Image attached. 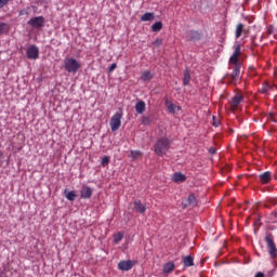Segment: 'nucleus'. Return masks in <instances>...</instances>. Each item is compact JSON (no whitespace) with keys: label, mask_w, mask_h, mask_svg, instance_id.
Here are the masks:
<instances>
[{"label":"nucleus","mask_w":277,"mask_h":277,"mask_svg":"<svg viewBox=\"0 0 277 277\" xmlns=\"http://www.w3.org/2000/svg\"><path fill=\"white\" fill-rule=\"evenodd\" d=\"M161 29H163V23H161V22H156V23L151 26V30H153V31H161Z\"/></svg>","instance_id":"27"},{"label":"nucleus","mask_w":277,"mask_h":277,"mask_svg":"<svg viewBox=\"0 0 277 277\" xmlns=\"http://www.w3.org/2000/svg\"><path fill=\"white\" fill-rule=\"evenodd\" d=\"M253 226H258V228H261V217H258L254 223Z\"/></svg>","instance_id":"36"},{"label":"nucleus","mask_w":277,"mask_h":277,"mask_svg":"<svg viewBox=\"0 0 277 277\" xmlns=\"http://www.w3.org/2000/svg\"><path fill=\"white\" fill-rule=\"evenodd\" d=\"M189 81H192V75L189 74V69L184 70L183 85H189Z\"/></svg>","instance_id":"22"},{"label":"nucleus","mask_w":277,"mask_h":277,"mask_svg":"<svg viewBox=\"0 0 277 277\" xmlns=\"http://www.w3.org/2000/svg\"><path fill=\"white\" fill-rule=\"evenodd\" d=\"M124 238V234L122 233H117L115 236H114V243L118 245V242Z\"/></svg>","instance_id":"28"},{"label":"nucleus","mask_w":277,"mask_h":277,"mask_svg":"<svg viewBox=\"0 0 277 277\" xmlns=\"http://www.w3.org/2000/svg\"><path fill=\"white\" fill-rule=\"evenodd\" d=\"M135 266V261L132 260H122L118 263V269L121 272H130Z\"/></svg>","instance_id":"8"},{"label":"nucleus","mask_w":277,"mask_h":277,"mask_svg":"<svg viewBox=\"0 0 277 277\" xmlns=\"http://www.w3.org/2000/svg\"><path fill=\"white\" fill-rule=\"evenodd\" d=\"M184 267H194V256L187 255L183 256Z\"/></svg>","instance_id":"18"},{"label":"nucleus","mask_w":277,"mask_h":277,"mask_svg":"<svg viewBox=\"0 0 277 277\" xmlns=\"http://www.w3.org/2000/svg\"><path fill=\"white\" fill-rule=\"evenodd\" d=\"M174 262H168L163 265V274H172L174 272Z\"/></svg>","instance_id":"19"},{"label":"nucleus","mask_w":277,"mask_h":277,"mask_svg":"<svg viewBox=\"0 0 277 277\" xmlns=\"http://www.w3.org/2000/svg\"><path fill=\"white\" fill-rule=\"evenodd\" d=\"M196 205H198L196 196H194V194H190L187 198V205H185V207H196Z\"/></svg>","instance_id":"21"},{"label":"nucleus","mask_w":277,"mask_h":277,"mask_svg":"<svg viewBox=\"0 0 277 277\" xmlns=\"http://www.w3.org/2000/svg\"><path fill=\"white\" fill-rule=\"evenodd\" d=\"M115 68H118V65L116 63H113L108 68V72H111Z\"/></svg>","instance_id":"37"},{"label":"nucleus","mask_w":277,"mask_h":277,"mask_svg":"<svg viewBox=\"0 0 277 277\" xmlns=\"http://www.w3.org/2000/svg\"><path fill=\"white\" fill-rule=\"evenodd\" d=\"M26 55L28 60H38V57H40V51L38 50V47L31 45L27 49Z\"/></svg>","instance_id":"10"},{"label":"nucleus","mask_w":277,"mask_h":277,"mask_svg":"<svg viewBox=\"0 0 277 277\" xmlns=\"http://www.w3.org/2000/svg\"><path fill=\"white\" fill-rule=\"evenodd\" d=\"M44 23H47L44 16L31 17L28 21V25L29 27H32V29H42V27H44Z\"/></svg>","instance_id":"6"},{"label":"nucleus","mask_w":277,"mask_h":277,"mask_svg":"<svg viewBox=\"0 0 277 277\" xmlns=\"http://www.w3.org/2000/svg\"><path fill=\"white\" fill-rule=\"evenodd\" d=\"M245 34V36H248V30H246L245 25L242 23L237 24L236 31H235V38L238 40V38Z\"/></svg>","instance_id":"13"},{"label":"nucleus","mask_w":277,"mask_h":277,"mask_svg":"<svg viewBox=\"0 0 277 277\" xmlns=\"http://www.w3.org/2000/svg\"><path fill=\"white\" fill-rule=\"evenodd\" d=\"M154 150L158 157H163L170 150V140L168 137L159 138L155 144Z\"/></svg>","instance_id":"1"},{"label":"nucleus","mask_w":277,"mask_h":277,"mask_svg":"<svg viewBox=\"0 0 277 277\" xmlns=\"http://www.w3.org/2000/svg\"><path fill=\"white\" fill-rule=\"evenodd\" d=\"M274 90H277L276 84H269V82H265L262 85L261 93L262 94H272V92H274Z\"/></svg>","instance_id":"12"},{"label":"nucleus","mask_w":277,"mask_h":277,"mask_svg":"<svg viewBox=\"0 0 277 277\" xmlns=\"http://www.w3.org/2000/svg\"><path fill=\"white\" fill-rule=\"evenodd\" d=\"M220 124V120H216L215 117H213V127H217Z\"/></svg>","instance_id":"39"},{"label":"nucleus","mask_w":277,"mask_h":277,"mask_svg":"<svg viewBox=\"0 0 277 277\" xmlns=\"http://www.w3.org/2000/svg\"><path fill=\"white\" fill-rule=\"evenodd\" d=\"M24 14H27V11L25 10L19 11V16H24Z\"/></svg>","instance_id":"41"},{"label":"nucleus","mask_w":277,"mask_h":277,"mask_svg":"<svg viewBox=\"0 0 277 277\" xmlns=\"http://www.w3.org/2000/svg\"><path fill=\"white\" fill-rule=\"evenodd\" d=\"M243 103V95L236 93L233 97L232 101L229 102L230 109L233 111H236V109L239 108V106Z\"/></svg>","instance_id":"7"},{"label":"nucleus","mask_w":277,"mask_h":277,"mask_svg":"<svg viewBox=\"0 0 277 277\" xmlns=\"http://www.w3.org/2000/svg\"><path fill=\"white\" fill-rule=\"evenodd\" d=\"M274 34V26L269 25L266 29V36H272Z\"/></svg>","instance_id":"33"},{"label":"nucleus","mask_w":277,"mask_h":277,"mask_svg":"<svg viewBox=\"0 0 277 277\" xmlns=\"http://www.w3.org/2000/svg\"><path fill=\"white\" fill-rule=\"evenodd\" d=\"M134 209L137 213H146V205L142 203V200L134 201Z\"/></svg>","instance_id":"15"},{"label":"nucleus","mask_w":277,"mask_h":277,"mask_svg":"<svg viewBox=\"0 0 277 277\" xmlns=\"http://www.w3.org/2000/svg\"><path fill=\"white\" fill-rule=\"evenodd\" d=\"M154 47H161V44H163V39H155V41L153 42Z\"/></svg>","instance_id":"30"},{"label":"nucleus","mask_w":277,"mask_h":277,"mask_svg":"<svg viewBox=\"0 0 277 277\" xmlns=\"http://www.w3.org/2000/svg\"><path fill=\"white\" fill-rule=\"evenodd\" d=\"M166 107L170 114L176 113V105H174L172 102L166 101Z\"/></svg>","instance_id":"24"},{"label":"nucleus","mask_w":277,"mask_h":277,"mask_svg":"<svg viewBox=\"0 0 277 277\" xmlns=\"http://www.w3.org/2000/svg\"><path fill=\"white\" fill-rule=\"evenodd\" d=\"M150 117H142V124H150Z\"/></svg>","instance_id":"32"},{"label":"nucleus","mask_w":277,"mask_h":277,"mask_svg":"<svg viewBox=\"0 0 277 277\" xmlns=\"http://www.w3.org/2000/svg\"><path fill=\"white\" fill-rule=\"evenodd\" d=\"M92 188L88 185H83L81 187V190H80V197L83 199V200H90V198H92Z\"/></svg>","instance_id":"11"},{"label":"nucleus","mask_w":277,"mask_h":277,"mask_svg":"<svg viewBox=\"0 0 277 277\" xmlns=\"http://www.w3.org/2000/svg\"><path fill=\"white\" fill-rule=\"evenodd\" d=\"M10 3V0H0V10L5 8Z\"/></svg>","instance_id":"34"},{"label":"nucleus","mask_w":277,"mask_h":277,"mask_svg":"<svg viewBox=\"0 0 277 277\" xmlns=\"http://www.w3.org/2000/svg\"><path fill=\"white\" fill-rule=\"evenodd\" d=\"M65 197L67 198V200L72 202L75 200V198H77V194H75L74 190H71V192L65 190Z\"/></svg>","instance_id":"25"},{"label":"nucleus","mask_w":277,"mask_h":277,"mask_svg":"<svg viewBox=\"0 0 277 277\" xmlns=\"http://www.w3.org/2000/svg\"><path fill=\"white\" fill-rule=\"evenodd\" d=\"M141 21L146 23L148 21H155V13L147 12L141 16Z\"/></svg>","instance_id":"20"},{"label":"nucleus","mask_w":277,"mask_h":277,"mask_svg":"<svg viewBox=\"0 0 277 277\" xmlns=\"http://www.w3.org/2000/svg\"><path fill=\"white\" fill-rule=\"evenodd\" d=\"M259 177H260L262 185H267V183H269V181H272V172L265 171L264 173L260 174Z\"/></svg>","instance_id":"14"},{"label":"nucleus","mask_w":277,"mask_h":277,"mask_svg":"<svg viewBox=\"0 0 277 277\" xmlns=\"http://www.w3.org/2000/svg\"><path fill=\"white\" fill-rule=\"evenodd\" d=\"M192 36H197V38H200V35H198V32L196 31H190Z\"/></svg>","instance_id":"42"},{"label":"nucleus","mask_w":277,"mask_h":277,"mask_svg":"<svg viewBox=\"0 0 277 277\" xmlns=\"http://www.w3.org/2000/svg\"><path fill=\"white\" fill-rule=\"evenodd\" d=\"M232 72L225 76V79L229 81V83H234L237 85L241 81V64H232Z\"/></svg>","instance_id":"2"},{"label":"nucleus","mask_w":277,"mask_h":277,"mask_svg":"<svg viewBox=\"0 0 277 277\" xmlns=\"http://www.w3.org/2000/svg\"><path fill=\"white\" fill-rule=\"evenodd\" d=\"M8 31H10V26L5 23H0V36L8 34Z\"/></svg>","instance_id":"26"},{"label":"nucleus","mask_w":277,"mask_h":277,"mask_svg":"<svg viewBox=\"0 0 277 277\" xmlns=\"http://www.w3.org/2000/svg\"><path fill=\"white\" fill-rule=\"evenodd\" d=\"M172 179H173L174 183H185V181H187V176H185V174H183L181 172L174 173Z\"/></svg>","instance_id":"16"},{"label":"nucleus","mask_w":277,"mask_h":277,"mask_svg":"<svg viewBox=\"0 0 277 277\" xmlns=\"http://www.w3.org/2000/svg\"><path fill=\"white\" fill-rule=\"evenodd\" d=\"M177 109H179V110H181V107H180V106H177Z\"/></svg>","instance_id":"43"},{"label":"nucleus","mask_w":277,"mask_h":277,"mask_svg":"<svg viewBox=\"0 0 277 277\" xmlns=\"http://www.w3.org/2000/svg\"><path fill=\"white\" fill-rule=\"evenodd\" d=\"M135 111L136 114H143L146 111V102L144 101H138L136 104H135Z\"/></svg>","instance_id":"17"},{"label":"nucleus","mask_w":277,"mask_h":277,"mask_svg":"<svg viewBox=\"0 0 277 277\" xmlns=\"http://www.w3.org/2000/svg\"><path fill=\"white\" fill-rule=\"evenodd\" d=\"M153 72H150V70H145L142 72L141 75V79L142 81H150V79H153Z\"/></svg>","instance_id":"23"},{"label":"nucleus","mask_w":277,"mask_h":277,"mask_svg":"<svg viewBox=\"0 0 277 277\" xmlns=\"http://www.w3.org/2000/svg\"><path fill=\"white\" fill-rule=\"evenodd\" d=\"M110 129L111 131H118L120 127H122V109H119L111 118H110Z\"/></svg>","instance_id":"5"},{"label":"nucleus","mask_w":277,"mask_h":277,"mask_svg":"<svg viewBox=\"0 0 277 277\" xmlns=\"http://www.w3.org/2000/svg\"><path fill=\"white\" fill-rule=\"evenodd\" d=\"M141 156H142V151H140V150H132L131 151L132 159H140Z\"/></svg>","instance_id":"29"},{"label":"nucleus","mask_w":277,"mask_h":277,"mask_svg":"<svg viewBox=\"0 0 277 277\" xmlns=\"http://www.w3.org/2000/svg\"><path fill=\"white\" fill-rule=\"evenodd\" d=\"M109 163V156H105L103 159H102V166H107Z\"/></svg>","instance_id":"35"},{"label":"nucleus","mask_w":277,"mask_h":277,"mask_svg":"<svg viewBox=\"0 0 277 277\" xmlns=\"http://www.w3.org/2000/svg\"><path fill=\"white\" fill-rule=\"evenodd\" d=\"M239 57H241V45L237 44L234 49L233 55L229 57V64H241Z\"/></svg>","instance_id":"9"},{"label":"nucleus","mask_w":277,"mask_h":277,"mask_svg":"<svg viewBox=\"0 0 277 277\" xmlns=\"http://www.w3.org/2000/svg\"><path fill=\"white\" fill-rule=\"evenodd\" d=\"M267 119L271 120V122H277V117H276V114L274 113H271Z\"/></svg>","instance_id":"31"},{"label":"nucleus","mask_w":277,"mask_h":277,"mask_svg":"<svg viewBox=\"0 0 277 277\" xmlns=\"http://www.w3.org/2000/svg\"><path fill=\"white\" fill-rule=\"evenodd\" d=\"M209 153L210 155H215L217 153V149H215L214 147H210Z\"/></svg>","instance_id":"38"},{"label":"nucleus","mask_w":277,"mask_h":277,"mask_svg":"<svg viewBox=\"0 0 277 277\" xmlns=\"http://www.w3.org/2000/svg\"><path fill=\"white\" fill-rule=\"evenodd\" d=\"M255 277H265V274H263L262 272H259L255 274Z\"/></svg>","instance_id":"40"},{"label":"nucleus","mask_w":277,"mask_h":277,"mask_svg":"<svg viewBox=\"0 0 277 277\" xmlns=\"http://www.w3.org/2000/svg\"><path fill=\"white\" fill-rule=\"evenodd\" d=\"M265 242H266V247H267L271 259H277V248H276V242H274V235L269 233L266 234Z\"/></svg>","instance_id":"4"},{"label":"nucleus","mask_w":277,"mask_h":277,"mask_svg":"<svg viewBox=\"0 0 277 277\" xmlns=\"http://www.w3.org/2000/svg\"><path fill=\"white\" fill-rule=\"evenodd\" d=\"M80 68L81 63H79L77 58L66 57L64 60V69L66 70V72H71L72 75H76V72H79Z\"/></svg>","instance_id":"3"}]
</instances>
